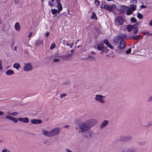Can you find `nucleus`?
<instances>
[{
  "label": "nucleus",
  "instance_id": "1",
  "mask_svg": "<svg viewBox=\"0 0 152 152\" xmlns=\"http://www.w3.org/2000/svg\"><path fill=\"white\" fill-rule=\"evenodd\" d=\"M79 127L80 129L79 130V132L80 133H83L84 132L88 131L90 129L86 122L85 123H82L80 124Z\"/></svg>",
  "mask_w": 152,
  "mask_h": 152
},
{
  "label": "nucleus",
  "instance_id": "2",
  "mask_svg": "<svg viewBox=\"0 0 152 152\" xmlns=\"http://www.w3.org/2000/svg\"><path fill=\"white\" fill-rule=\"evenodd\" d=\"M97 49L99 50H101L100 53L102 54L105 53H106L108 51V50L107 49V47L104 46H99V44H97Z\"/></svg>",
  "mask_w": 152,
  "mask_h": 152
},
{
  "label": "nucleus",
  "instance_id": "3",
  "mask_svg": "<svg viewBox=\"0 0 152 152\" xmlns=\"http://www.w3.org/2000/svg\"><path fill=\"white\" fill-rule=\"evenodd\" d=\"M136 4L134 6V4H131L130 5L129 7L130 8L128 9L126 13V15H130L133 12L136 10Z\"/></svg>",
  "mask_w": 152,
  "mask_h": 152
},
{
  "label": "nucleus",
  "instance_id": "4",
  "mask_svg": "<svg viewBox=\"0 0 152 152\" xmlns=\"http://www.w3.org/2000/svg\"><path fill=\"white\" fill-rule=\"evenodd\" d=\"M132 139V137L131 136H122L120 137L119 141L124 142H128L131 141Z\"/></svg>",
  "mask_w": 152,
  "mask_h": 152
},
{
  "label": "nucleus",
  "instance_id": "5",
  "mask_svg": "<svg viewBox=\"0 0 152 152\" xmlns=\"http://www.w3.org/2000/svg\"><path fill=\"white\" fill-rule=\"evenodd\" d=\"M86 122L88 125V126L90 128L95 125L97 123V121L94 119H91L88 120Z\"/></svg>",
  "mask_w": 152,
  "mask_h": 152
},
{
  "label": "nucleus",
  "instance_id": "6",
  "mask_svg": "<svg viewBox=\"0 0 152 152\" xmlns=\"http://www.w3.org/2000/svg\"><path fill=\"white\" fill-rule=\"evenodd\" d=\"M104 96L100 95H96L95 98V100L103 104L105 103V101L103 98Z\"/></svg>",
  "mask_w": 152,
  "mask_h": 152
},
{
  "label": "nucleus",
  "instance_id": "7",
  "mask_svg": "<svg viewBox=\"0 0 152 152\" xmlns=\"http://www.w3.org/2000/svg\"><path fill=\"white\" fill-rule=\"evenodd\" d=\"M124 22L123 18L121 16L117 18L115 20V24L117 25H122Z\"/></svg>",
  "mask_w": 152,
  "mask_h": 152
},
{
  "label": "nucleus",
  "instance_id": "8",
  "mask_svg": "<svg viewBox=\"0 0 152 152\" xmlns=\"http://www.w3.org/2000/svg\"><path fill=\"white\" fill-rule=\"evenodd\" d=\"M136 149L133 147L123 148L120 152H136Z\"/></svg>",
  "mask_w": 152,
  "mask_h": 152
},
{
  "label": "nucleus",
  "instance_id": "9",
  "mask_svg": "<svg viewBox=\"0 0 152 152\" xmlns=\"http://www.w3.org/2000/svg\"><path fill=\"white\" fill-rule=\"evenodd\" d=\"M32 69V66L30 62L25 64L24 70L26 71H29Z\"/></svg>",
  "mask_w": 152,
  "mask_h": 152
},
{
  "label": "nucleus",
  "instance_id": "10",
  "mask_svg": "<svg viewBox=\"0 0 152 152\" xmlns=\"http://www.w3.org/2000/svg\"><path fill=\"white\" fill-rule=\"evenodd\" d=\"M92 132L91 131H88L86 132H84L83 133V136L86 139H89L91 137Z\"/></svg>",
  "mask_w": 152,
  "mask_h": 152
},
{
  "label": "nucleus",
  "instance_id": "11",
  "mask_svg": "<svg viewBox=\"0 0 152 152\" xmlns=\"http://www.w3.org/2000/svg\"><path fill=\"white\" fill-rule=\"evenodd\" d=\"M42 134L48 137H52L55 134H53L50 131L48 132L47 130L44 129L42 131Z\"/></svg>",
  "mask_w": 152,
  "mask_h": 152
},
{
  "label": "nucleus",
  "instance_id": "12",
  "mask_svg": "<svg viewBox=\"0 0 152 152\" xmlns=\"http://www.w3.org/2000/svg\"><path fill=\"white\" fill-rule=\"evenodd\" d=\"M60 57L62 59L66 60H70L72 58L71 54H68L66 55H62L60 56Z\"/></svg>",
  "mask_w": 152,
  "mask_h": 152
},
{
  "label": "nucleus",
  "instance_id": "13",
  "mask_svg": "<svg viewBox=\"0 0 152 152\" xmlns=\"http://www.w3.org/2000/svg\"><path fill=\"white\" fill-rule=\"evenodd\" d=\"M6 118L7 119L12 121L15 123H17L18 120V119H17L15 117L9 115H7Z\"/></svg>",
  "mask_w": 152,
  "mask_h": 152
},
{
  "label": "nucleus",
  "instance_id": "14",
  "mask_svg": "<svg viewBox=\"0 0 152 152\" xmlns=\"http://www.w3.org/2000/svg\"><path fill=\"white\" fill-rule=\"evenodd\" d=\"M60 129H59L58 128H56L51 129L50 132H51L53 134H55L53 136H54L57 135L60 132Z\"/></svg>",
  "mask_w": 152,
  "mask_h": 152
},
{
  "label": "nucleus",
  "instance_id": "15",
  "mask_svg": "<svg viewBox=\"0 0 152 152\" xmlns=\"http://www.w3.org/2000/svg\"><path fill=\"white\" fill-rule=\"evenodd\" d=\"M18 121L22 122L27 123L29 122V119L27 117L19 118H18Z\"/></svg>",
  "mask_w": 152,
  "mask_h": 152
},
{
  "label": "nucleus",
  "instance_id": "16",
  "mask_svg": "<svg viewBox=\"0 0 152 152\" xmlns=\"http://www.w3.org/2000/svg\"><path fill=\"white\" fill-rule=\"evenodd\" d=\"M103 42L108 47L110 48L111 49H113L114 48L113 46L111 45H110L109 43L108 39H105L103 40Z\"/></svg>",
  "mask_w": 152,
  "mask_h": 152
},
{
  "label": "nucleus",
  "instance_id": "17",
  "mask_svg": "<svg viewBox=\"0 0 152 152\" xmlns=\"http://www.w3.org/2000/svg\"><path fill=\"white\" fill-rule=\"evenodd\" d=\"M108 124V122L106 120H104L102 123L101 125L99 126V127L101 129L105 127Z\"/></svg>",
  "mask_w": 152,
  "mask_h": 152
},
{
  "label": "nucleus",
  "instance_id": "18",
  "mask_svg": "<svg viewBox=\"0 0 152 152\" xmlns=\"http://www.w3.org/2000/svg\"><path fill=\"white\" fill-rule=\"evenodd\" d=\"M126 46V44L124 40H121L119 43V48L122 49L124 48Z\"/></svg>",
  "mask_w": 152,
  "mask_h": 152
},
{
  "label": "nucleus",
  "instance_id": "19",
  "mask_svg": "<svg viewBox=\"0 0 152 152\" xmlns=\"http://www.w3.org/2000/svg\"><path fill=\"white\" fill-rule=\"evenodd\" d=\"M31 122L34 124H40L42 123V121L40 119H32L31 121Z\"/></svg>",
  "mask_w": 152,
  "mask_h": 152
},
{
  "label": "nucleus",
  "instance_id": "20",
  "mask_svg": "<svg viewBox=\"0 0 152 152\" xmlns=\"http://www.w3.org/2000/svg\"><path fill=\"white\" fill-rule=\"evenodd\" d=\"M94 58L91 55H89L87 58H84V59L86 61H93L94 60Z\"/></svg>",
  "mask_w": 152,
  "mask_h": 152
},
{
  "label": "nucleus",
  "instance_id": "21",
  "mask_svg": "<svg viewBox=\"0 0 152 152\" xmlns=\"http://www.w3.org/2000/svg\"><path fill=\"white\" fill-rule=\"evenodd\" d=\"M134 25H128L127 26V29L128 32H130L132 31L133 28H134Z\"/></svg>",
  "mask_w": 152,
  "mask_h": 152
},
{
  "label": "nucleus",
  "instance_id": "22",
  "mask_svg": "<svg viewBox=\"0 0 152 152\" xmlns=\"http://www.w3.org/2000/svg\"><path fill=\"white\" fill-rule=\"evenodd\" d=\"M14 71L11 69L7 70L6 72V74L8 75H13L14 74Z\"/></svg>",
  "mask_w": 152,
  "mask_h": 152
},
{
  "label": "nucleus",
  "instance_id": "23",
  "mask_svg": "<svg viewBox=\"0 0 152 152\" xmlns=\"http://www.w3.org/2000/svg\"><path fill=\"white\" fill-rule=\"evenodd\" d=\"M15 29L19 31L20 29V24L18 22H17L15 24Z\"/></svg>",
  "mask_w": 152,
  "mask_h": 152
},
{
  "label": "nucleus",
  "instance_id": "24",
  "mask_svg": "<svg viewBox=\"0 0 152 152\" xmlns=\"http://www.w3.org/2000/svg\"><path fill=\"white\" fill-rule=\"evenodd\" d=\"M131 38L135 40H139L141 39V36L139 35L136 36L133 35L132 37Z\"/></svg>",
  "mask_w": 152,
  "mask_h": 152
},
{
  "label": "nucleus",
  "instance_id": "25",
  "mask_svg": "<svg viewBox=\"0 0 152 152\" xmlns=\"http://www.w3.org/2000/svg\"><path fill=\"white\" fill-rule=\"evenodd\" d=\"M120 39L121 40H123L125 39L126 37V35L125 34H121L119 35Z\"/></svg>",
  "mask_w": 152,
  "mask_h": 152
},
{
  "label": "nucleus",
  "instance_id": "26",
  "mask_svg": "<svg viewBox=\"0 0 152 152\" xmlns=\"http://www.w3.org/2000/svg\"><path fill=\"white\" fill-rule=\"evenodd\" d=\"M104 9L108 10L109 12H112L113 11V10L108 5H106Z\"/></svg>",
  "mask_w": 152,
  "mask_h": 152
},
{
  "label": "nucleus",
  "instance_id": "27",
  "mask_svg": "<svg viewBox=\"0 0 152 152\" xmlns=\"http://www.w3.org/2000/svg\"><path fill=\"white\" fill-rule=\"evenodd\" d=\"M13 67L15 68L17 70H18V69L20 67V64L18 63H15L14 65L13 66Z\"/></svg>",
  "mask_w": 152,
  "mask_h": 152
},
{
  "label": "nucleus",
  "instance_id": "28",
  "mask_svg": "<svg viewBox=\"0 0 152 152\" xmlns=\"http://www.w3.org/2000/svg\"><path fill=\"white\" fill-rule=\"evenodd\" d=\"M51 11L53 15H55L56 14V13H58V14L60 12H58V10H57L54 9H52L51 10Z\"/></svg>",
  "mask_w": 152,
  "mask_h": 152
},
{
  "label": "nucleus",
  "instance_id": "29",
  "mask_svg": "<svg viewBox=\"0 0 152 152\" xmlns=\"http://www.w3.org/2000/svg\"><path fill=\"white\" fill-rule=\"evenodd\" d=\"M57 7H58V11L59 12H60L62 9V6L61 4H57Z\"/></svg>",
  "mask_w": 152,
  "mask_h": 152
},
{
  "label": "nucleus",
  "instance_id": "30",
  "mask_svg": "<svg viewBox=\"0 0 152 152\" xmlns=\"http://www.w3.org/2000/svg\"><path fill=\"white\" fill-rule=\"evenodd\" d=\"M35 45L36 46H37L40 44H42V41H40L39 39H37L35 42Z\"/></svg>",
  "mask_w": 152,
  "mask_h": 152
},
{
  "label": "nucleus",
  "instance_id": "31",
  "mask_svg": "<svg viewBox=\"0 0 152 152\" xmlns=\"http://www.w3.org/2000/svg\"><path fill=\"white\" fill-rule=\"evenodd\" d=\"M91 19H95L96 20L97 19V18L96 16V14L94 12H92V15L91 16Z\"/></svg>",
  "mask_w": 152,
  "mask_h": 152
},
{
  "label": "nucleus",
  "instance_id": "32",
  "mask_svg": "<svg viewBox=\"0 0 152 152\" xmlns=\"http://www.w3.org/2000/svg\"><path fill=\"white\" fill-rule=\"evenodd\" d=\"M137 27H138L136 26H134V28H133V29L134 31V34H137L138 32V28Z\"/></svg>",
  "mask_w": 152,
  "mask_h": 152
},
{
  "label": "nucleus",
  "instance_id": "33",
  "mask_svg": "<svg viewBox=\"0 0 152 152\" xmlns=\"http://www.w3.org/2000/svg\"><path fill=\"white\" fill-rule=\"evenodd\" d=\"M137 16L138 18L140 19H142L143 17V15L140 13H138L137 14Z\"/></svg>",
  "mask_w": 152,
  "mask_h": 152
},
{
  "label": "nucleus",
  "instance_id": "34",
  "mask_svg": "<svg viewBox=\"0 0 152 152\" xmlns=\"http://www.w3.org/2000/svg\"><path fill=\"white\" fill-rule=\"evenodd\" d=\"M152 102V96H150L148 98L147 102Z\"/></svg>",
  "mask_w": 152,
  "mask_h": 152
},
{
  "label": "nucleus",
  "instance_id": "35",
  "mask_svg": "<svg viewBox=\"0 0 152 152\" xmlns=\"http://www.w3.org/2000/svg\"><path fill=\"white\" fill-rule=\"evenodd\" d=\"M146 142L145 141H142L138 142V144L141 146H143L145 144Z\"/></svg>",
  "mask_w": 152,
  "mask_h": 152
},
{
  "label": "nucleus",
  "instance_id": "36",
  "mask_svg": "<svg viewBox=\"0 0 152 152\" xmlns=\"http://www.w3.org/2000/svg\"><path fill=\"white\" fill-rule=\"evenodd\" d=\"M130 20L133 23L136 22H137V20L135 19V18L133 17H132L131 19Z\"/></svg>",
  "mask_w": 152,
  "mask_h": 152
},
{
  "label": "nucleus",
  "instance_id": "37",
  "mask_svg": "<svg viewBox=\"0 0 152 152\" xmlns=\"http://www.w3.org/2000/svg\"><path fill=\"white\" fill-rule=\"evenodd\" d=\"M95 4L96 5V6L97 7L100 4V1L97 0H95L94 2Z\"/></svg>",
  "mask_w": 152,
  "mask_h": 152
},
{
  "label": "nucleus",
  "instance_id": "38",
  "mask_svg": "<svg viewBox=\"0 0 152 152\" xmlns=\"http://www.w3.org/2000/svg\"><path fill=\"white\" fill-rule=\"evenodd\" d=\"M113 44L114 45H117L118 44L119 41L118 40H116L115 39H114L113 40Z\"/></svg>",
  "mask_w": 152,
  "mask_h": 152
},
{
  "label": "nucleus",
  "instance_id": "39",
  "mask_svg": "<svg viewBox=\"0 0 152 152\" xmlns=\"http://www.w3.org/2000/svg\"><path fill=\"white\" fill-rule=\"evenodd\" d=\"M56 47L55 44L54 43H53L51 44L50 46V49L52 50L53 48H54Z\"/></svg>",
  "mask_w": 152,
  "mask_h": 152
},
{
  "label": "nucleus",
  "instance_id": "40",
  "mask_svg": "<svg viewBox=\"0 0 152 152\" xmlns=\"http://www.w3.org/2000/svg\"><path fill=\"white\" fill-rule=\"evenodd\" d=\"M151 126H152V121L148 122V124L146 126L147 127H149Z\"/></svg>",
  "mask_w": 152,
  "mask_h": 152
},
{
  "label": "nucleus",
  "instance_id": "41",
  "mask_svg": "<svg viewBox=\"0 0 152 152\" xmlns=\"http://www.w3.org/2000/svg\"><path fill=\"white\" fill-rule=\"evenodd\" d=\"M131 51V48H129L128 50H126V54H128L129 53H130Z\"/></svg>",
  "mask_w": 152,
  "mask_h": 152
},
{
  "label": "nucleus",
  "instance_id": "42",
  "mask_svg": "<svg viewBox=\"0 0 152 152\" xmlns=\"http://www.w3.org/2000/svg\"><path fill=\"white\" fill-rule=\"evenodd\" d=\"M116 40H118L119 41V40H121L119 35L117 36H115L114 38Z\"/></svg>",
  "mask_w": 152,
  "mask_h": 152
},
{
  "label": "nucleus",
  "instance_id": "43",
  "mask_svg": "<svg viewBox=\"0 0 152 152\" xmlns=\"http://www.w3.org/2000/svg\"><path fill=\"white\" fill-rule=\"evenodd\" d=\"M18 114H19V113L17 112H14L13 113H12V115L13 116H15L18 115Z\"/></svg>",
  "mask_w": 152,
  "mask_h": 152
},
{
  "label": "nucleus",
  "instance_id": "44",
  "mask_svg": "<svg viewBox=\"0 0 152 152\" xmlns=\"http://www.w3.org/2000/svg\"><path fill=\"white\" fill-rule=\"evenodd\" d=\"M67 96V95H66V94H65V93H64L62 94H60V98H62V97H63L65 96Z\"/></svg>",
  "mask_w": 152,
  "mask_h": 152
},
{
  "label": "nucleus",
  "instance_id": "45",
  "mask_svg": "<svg viewBox=\"0 0 152 152\" xmlns=\"http://www.w3.org/2000/svg\"><path fill=\"white\" fill-rule=\"evenodd\" d=\"M3 69V67L2 65V61L0 60V71H1Z\"/></svg>",
  "mask_w": 152,
  "mask_h": 152
},
{
  "label": "nucleus",
  "instance_id": "46",
  "mask_svg": "<svg viewBox=\"0 0 152 152\" xmlns=\"http://www.w3.org/2000/svg\"><path fill=\"white\" fill-rule=\"evenodd\" d=\"M53 61L54 62H58L60 61L59 59L55 58L53 59Z\"/></svg>",
  "mask_w": 152,
  "mask_h": 152
},
{
  "label": "nucleus",
  "instance_id": "47",
  "mask_svg": "<svg viewBox=\"0 0 152 152\" xmlns=\"http://www.w3.org/2000/svg\"><path fill=\"white\" fill-rule=\"evenodd\" d=\"M106 5L104 4H102L100 6V7L101 8L104 9L105 7V6Z\"/></svg>",
  "mask_w": 152,
  "mask_h": 152
},
{
  "label": "nucleus",
  "instance_id": "48",
  "mask_svg": "<svg viewBox=\"0 0 152 152\" xmlns=\"http://www.w3.org/2000/svg\"><path fill=\"white\" fill-rule=\"evenodd\" d=\"M128 7H126V6H123L121 8V10H122V11L124 12V10H123V9H125V8H128Z\"/></svg>",
  "mask_w": 152,
  "mask_h": 152
},
{
  "label": "nucleus",
  "instance_id": "49",
  "mask_svg": "<svg viewBox=\"0 0 152 152\" xmlns=\"http://www.w3.org/2000/svg\"><path fill=\"white\" fill-rule=\"evenodd\" d=\"M116 7V5L114 4L111 5L110 7L112 9L115 8Z\"/></svg>",
  "mask_w": 152,
  "mask_h": 152
},
{
  "label": "nucleus",
  "instance_id": "50",
  "mask_svg": "<svg viewBox=\"0 0 152 152\" xmlns=\"http://www.w3.org/2000/svg\"><path fill=\"white\" fill-rule=\"evenodd\" d=\"M48 4L51 7H53V4L51 2H50V1H49L48 2Z\"/></svg>",
  "mask_w": 152,
  "mask_h": 152
},
{
  "label": "nucleus",
  "instance_id": "51",
  "mask_svg": "<svg viewBox=\"0 0 152 152\" xmlns=\"http://www.w3.org/2000/svg\"><path fill=\"white\" fill-rule=\"evenodd\" d=\"M139 24H140V22H137L135 24H134V26H136L138 27V26H139Z\"/></svg>",
  "mask_w": 152,
  "mask_h": 152
},
{
  "label": "nucleus",
  "instance_id": "52",
  "mask_svg": "<svg viewBox=\"0 0 152 152\" xmlns=\"http://www.w3.org/2000/svg\"><path fill=\"white\" fill-rule=\"evenodd\" d=\"M141 8L142 9V8H146L147 7V6H145L144 5H142L140 6Z\"/></svg>",
  "mask_w": 152,
  "mask_h": 152
},
{
  "label": "nucleus",
  "instance_id": "53",
  "mask_svg": "<svg viewBox=\"0 0 152 152\" xmlns=\"http://www.w3.org/2000/svg\"><path fill=\"white\" fill-rule=\"evenodd\" d=\"M15 4H18L19 1L18 0H13Z\"/></svg>",
  "mask_w": 152,
  "mask_h": 152
},
{
  "label": "nucleus",
  "instance_id": "54",
  "mask_svg": "<svg viewBox=\"0 0 152 152\" xmlns=\"http://www.w3.org/2000/svg\"><path fill=\"white\" fill-rule=\"evenodd\" d=\"M56 3L57 4H61L60 0H56Z\"/></svg>",
  "mask_w": 152,
  "mask_h": 152
},
{
  "label": "nucleus",
  "instance_id": "55",
  "mask_svg": "<svg viewBox=\"0 0 152 152\" xmlns=\"http://www.w3.org/2000/svg\"><path fill=\"white\" fill-rule=\"evenodd\" d=\"M142 34L143 35H145L146 34H148V32H147L144 31V32H142Z\"/></svg>",
  "mask_w": 152,
  "mask_h": 152
},
{
  "label": "nucleus",
  "instance_id": "56",
  "mask_svg": "<svg viewBox=\"0 0 152 152\" xmlns=\"http://www.w3.org/2000/svg\"><path fill=\"white\" fill-rule=\"evenodd\" d=\"M32 34H33L32 32H30V33H29V34L28 35V37H31V35H32Z\"/></svg>",
  "mask_w": 152,
  "mask_h": 152
},
{
  "label": "nucleus",
  "instance_id": "57",
  "mask_svg": "<svg viewBox=\"0 0 152 152\" xmlns=\"http://www.w3.org/2000/svg\"><path fill=\"white\" fill-rule=\"evenodd\" d=\"M50 34V33L49 32H47L46 33V36L47 37H48L49 36Z\"/></svg>",
  "mask_w": 152,
  "mask_h": 152
},
{
  "label": "nucleus",
  "instance_id": "58",
  "mask_svg": "<svg viewBox=\"0 0 152 152\" xmlns=\"http://www.w3.org/2000/svg\"><path fill=\"white\" fill-rule=\"evenodd\" d=\"M149 25L152 26V20L150 21L149 23Z\"/></svg>",
  "mask_w": 152,
  "mask_h": 152
},
{
  "label": "nucleus",
  "instance_id": "59",
  "mask_svg": "<svg viewBox=\"0 0 152 152\" xmlns=\"http://www.w3.org/2000/svg\"><path fill=\"white\" fill-rule=\"evenodd\" d=\"M104 43H102V42H101V43H99V44H99V46H103V45H104Z\"/></svg>",
  "mask_w": 152,
  "mask_h": 152
},
{
  "label": "nucleus",
  "instance_id": "60",
  "mask_svg": "<svg viewBox=\"0 0 152 152\" xmlns=\"http://www.w3.org/2000/svg\"><path fill=\"white\" fill-rule=\"evenodd\" d=\"M71 53L70 54H71V55L72 54V53L74 52V50L73 49L71 50Z\"/></svg>",
  "mask_w": 152,
  "mask_h": 152
},
{
  "label": "nucleus",
  "instance_id": "61",
  "mask_svg": "<svg viewBox=\"0 0 152 152\" xmlns=\"http://www.w3.org/2000/svg\"><path fill=\"white\" fill-rule=\"evenodd\" d=\"M69 126L68 125H65L64 126V127L65 128H68Z\"/></svg>",
  "mask_w": 152,
  "mask_h": 152
},
{
  "label": "nucleus",
  "instance_id": "62",
  "mask_svg": "<svg viewBox=\"0 0 152 152\" xmlns=\"http://www.w3.org/2000/svg\"><path fill=\"white\" fill-rule=\"evenodd\" d=\"M4 114V113L3 112L1 111L0 110V115H2Z\"/></svg>",
  "mask_w": 152,
  "mask_h": 152
},
{
  "label": "nucleus",
  "instance_id": "63",
  "mask_svg": "<svg viewBox=\"0 0 152 152\" xmlns=\"http://www.w3.org/2000/svg\"><path fill=\"white\" fill-rule=\"evenodd\" d=\"M132 2L135 3H137V1L136 0H133Z\"/></svg>",
  "mask_w": 152,
  "mask_h": 152
},
{
  "label": "nucleus",
  "instance_id": "64",
  "mask_svg": "<svg viewBox=\"0 0 152 152\" xmlns=\"http://www.w3.org/2000/svg\"><path fill=\"white\" fill-rule=\"evenodd\" d=\"M2 152H7L6 149H3L2 150Z\"/></svg>",
  "mask_w": 152,
  "mask_h": 152
}]
</instances>
